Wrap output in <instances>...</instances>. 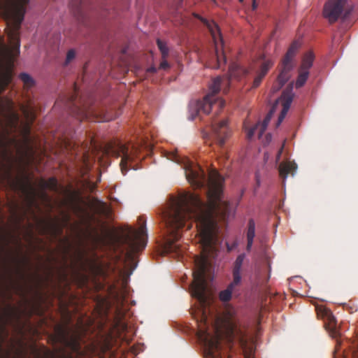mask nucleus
Wrapping results in <instances>:
<instances>
[{
	"label": "nucleus",
	"mask_w": 358,
	"mask_h": 358,
	"mask_svg": "<svg viewBox=\"0 0 358 358\" xmlns=\"http://www.w3.org/2000/svg\"><path fill=\"white\" fill-rule=\"evenodd\" d=\"M20 78L27 88L31 87L34 85L33 78L26 73H20Z\"/></svg>",
	"instance_id": "nucleus-31"
},
{
	"label": "nucleus",
	"mask_w": 358,
	"mask_h": 358,
	"mask_svg": "<svg viewBox=\"0 0 358 358\" xmlns=\"http://www.w3.org/2000/svg\"><path fill=\"white\" fill-rule=\"evenodd\" d=\"M226 245L227 247V250L229 252L233 250V247H230L227 243H226Z\"/></svg>",
	"instance_id": "nucleus-41"
},
{
	"label": "nucleus",
	"mask_w": 358,
	"mask_h": 358,
	"mask_svg": "<svg viewBox=\"0 0 358 358\" xmlns=\"http://www.w3.org/2000/svg\"><path fill=\"white\" fill-rule=\"evenodd\" d=\"M0 343H1V341H0ZM0 351H1V343H0Z\"/></svg>",
	"instance_id": "nucleus-46"
},
{
	"label": "nucleus",
	"mask_w": 358,
	"mask_h": 358,
	"mask_svg": "<svg viewBox=\"0 0 358 358\" xmlns=\"http://www.w3.org/2000/svg\"><path fill=\"white\" fill-rule=\"evenodd\" d=\"M258 130V132L259 131V127L257 124L254 127L250 129L247 133V138L248 139H250L252 138V136L255 135V133L256 131Z\"/></svg>",
	"instance_id": "nucleus-33"
},
{
	"label": "nucleus",
	"mask_w": 358,
	"mask_h": 358,
	"mask_svg": "<svg viewBox=\"0 0 358 358\" xmlns=\"http://www.w3.org/2000/svg\"><path fill=\"white\" fill-rule=\"evenodd\" d=\"M245 259V255L241 254L238 255L234 262L233 268V278L234 283H240L241 280V271L242 265Z\"/></svg>",
	"instance_id": "nucleus-19"
},
{
	"label": "nucleus",
	"mask_w": 358,
	"mask_h": 358,
	"mask_svg": "<svg viewBox=\"0 0 358 358\" xmlns=\"http://www.w3.org/2000/svg\"><path fill=\"white\" fill-rule=\"evenodd\" d=\"M313 60H314L313 54L311 52H307L304 55V57L302 59V63H301V65L299 69L309 71V69L313 66Z\"/></svg>",
	"instance_id": "nucleus-23"
},
{
	"label": "nucleus",
	"mask_w": 358,
	"mask_h": 358,
	"mask_svg": "<svg viewBox=\"0 0 358 358\" xmlns=\"http://www.w3.org/2000/svg\"><path fill=\"white\" fill-rule=\"evenodd\" d=\"M247 246L246 250L250 251L253 244V240L255 236V222L254 220L250 219L248 224L247 230Z\"/></svg>",
	"instance_id": "nucleus-21"
},
{
	"label": "nucleus",
	"mask_w": 358,
	"mask_h": 358,
	"mask_svg": "<svg viewBox=\"0 0 358 358\" xmlns=\"http://www.w3.org/2000/svg\"><path fill=\"white\" fill-rule=\"evenodd\" d=\"M147 71L149 73H154L157 72V69L155 66H151V67L148 68Z\"/></svg>",
	"instance_id": "nucleus-38"
},
{
	"label": "nucleus",
	"mask_w": 358,
	"mask_h": 358,
	"mask_svg": "<svg viewBox=\"0 0 358 358\" xmlns=\"http://www.w3.org/2000/svg\"><path fill=\"white\" fill-rule=\"evenodd\" d=\"M103 152L106 156L122 157L120 166L122 173L127 169V164L134 160V155L129 152V147L121 142L107 143L103 148Z\"/></svg>",
	"instance_id": "nucleus-9"
},
{
	"label": "nucleus",
	"mask_w": 358,
	"mask_h": 358,
	"mask_svg": "<svg viewBox=\"0 0 358 358\" xmlns=\"http://www.w3.org/2000/svg\"><path fill=\"white\" fill-rule=\"evenodd\" d=\"M266 138H267V139H268V138L270 139V138H271V135H270V134H268V135L266 136Z\"/></svg>",
	"instance_id": "nucleus-45"
},
{
	"label": "nucleus",
	"mask_w": 358,
	"mask_h": 358,
	"mask_svg": "<svg viewBox=\"0 0 358 358\" xmlns=\"http://www.w3.org/2000/svg\"><path fill=\"white\" fill-rule=\"evenodd\" d=\"M70 358H72V357H70Z\"/></svg>",
	"instance_id": "nucleus-47"
},
{
	"label": "nucleus",
	"mask_w": 358,
	"mask_h": 358,
	"mask_svg": "<svg viewBox=\"0 0 358 358\" xmlns=\"http://www.w3.org/2000/svg\"><path fill=\"white\" fill-rule=\"evenodd\" d=\"M11 80V75L9 72L5 73L0 79V94L5 90Z\"/></svg>",
	"instance_id": "nucleus-30"
},
{
	"label": "nucleus",
	"mask_w": 358,
	"mask_h": 358,
	"mask_svg": "<svg viewBox=\"0 0 358 358\" xmlns=\"http://www.w3.org/2000/svg\"><path fill=\"white\" fill-rule=\"evenodd\" d=\"M43 230L44 233H49L53 236L62 232V228L59 227L58 224L55 222L48 223Z\"/></svg>",
	"instance_id": "nucleus-26"
},
{
	"label": "nucleus",
	"mask_w": 358,
	"mask_h": 358,
	"mask_svg": "<svg viewBox=\"0 0 358 358\" xmlns=\"http://www.w3.org/2000/svg\"><path fill=\"white\" fill-rule=\"evenodd\" d=\"M228 327H226V338L231 345L238 343L241 348L244 358H255V346L252 338H249L236 324L228 321Z\"/></svg>",
	"instance_id": "nucleus-5"
},
{
	"label": "nucleus",
	"mask_w": 358,
	"mask_h": 358,
	"mask_svg": "<svg viewBox=\"0 0 358 358\" xmlns=\"http://www.w3.org/2000/svg\"><path fill=\"white\" fill-rule=\"evenodd\" d=\"M352 10L348 0H329L324 6L323 16L329 23H334L340 17L346 18Z\"/></svg>",
	"instance_id": "nucleus-8"
},
{
	"label": "nucleus",
	"mask_w": 358,
	"mask_h": 358,
	"mask_svg": "<svg viewBox=\"0 0 358 358\" xmlns=\"http://www.w3.org/2000/svg\"><path fill=\"white\" fill-rule=\"evenodd\" d=\"M308 76H309V71H305V70H302V69H299V75H298V77H297V79L296 80V83H295V86L296 88H300L301 87H303L306 80H308Z\"/></svg>",
	"instance_id": "nucleus-25"
},
{
	"label": "nucleus",
	"mask_w": 358,
	"mask_h": 358,
	"mask_svg": "<svg viewBox=\"0 0 358 358\" xmlns=\"http://www.w3.org/2000/svg\"><path fill=\"white\" fill-rule=\"evenodd\" d=\"M299 47L300 43L299 41H294L292 43L286 55H285L282 61L281 68L289 70L290 71L293 69L294 65L292 63V60L295 57Z\"/></svg>",
	"instance_id": "nucleus-14"
},
{
	"label": "nucleus",
	"mask_w": 358,
	"mask_h": 358,
	"mask_svg": "<svg viewBox=\"0 0 358 358\" xmlns=\"http://www.w3.org/2000/svg\"><path fill=\"white\" fill-rule=\"evenodd\" d=\"M157 44L159 50L161 52L162 59H166L169 53V50L166 45V43L158 38L157 40Z\"/></svg>",
	"instance_id": "nucleus-28"
},
{
	"label": "nucleus",
	"mask_w": 358,
	"mask_h": 358,
	"mask_svg": "<svg viewBox=\"0 0 358 358\" xmlns=\"http://www.w3.org/2000/svg\"><path fill=\"white\" fill-rule=\"evenodd\" d=\"M284 119H285V117H282V116L279 115L278 122H277V126H279L281 124V122L283 121Z\"/></svg>",
	"instance_id": "nucleus-39"
},
{
	"label": "nucleus",
	"mask_w": 358,
	"mask_h": 358,
	"mask_svg": "<svg viewBox=\"0 0 358 358\" xmlns=\"http://www.w3.org/2000/svg\"><path fill=\"white\" fill-rule=\"evenodd\" d=\"M29 199V205L31 206L34 204V203L35 202L34 201V196L33 195H30L28 198Z\"/></svg>",
	"instance_id": "nucleus-37"
},
{
	"label": "nucleus",
	"mask_w": 358,
	"mask_h": 358,
	"mask_svg": "<svg viewBox=\"0 0 358 358\" xmlns=\"http://www.w3.org/2000/svg\"><path fill=\"white\" fill-rule=\"evenodd\" d=\"M252 10H255L257 8V4L256 3V0H252Z\"/></svg>",
	"instance_id": "nucleus-40"
},
{
	"label": "nucleus",
	"mask_w": 358,
	"mask_h": 358,
	"mask_svg": "<svg viewBox=\"0 0 358 358\" xmlns=\"http://www.w3.org/2000/svg\"><path fill=\"white\" fill-rule=\"evenodd\" d=\"M212 130L217 144L222 148L231 133L228 127V121L223 120L218 122L212 123Z\"/></svg>",
	"instance_id": "nucleus-11"
},
{
	"label": "nucleus",
	"mask_w": 358,
	"mask_h": 358,
	"mask_svg": "<svg viewBox=\"0 0 358 358\" xmlns=\"http://www.w3.org/2000/svg\"><path fill=\"white\" fill-rule=\"evenodd\" d=\"M139 222H143L138 230L131 229L124 238V243L130 253H136L145 248L148 242L145 229V220L143 216L139 217Z\"/></svg>",
	"instance_id": "nucleus-7"
},
{
	"label": "nucleus",
	"mask_w": 358,
	"mask_h": 358,
	"mask_svg": "<svg viewBox=\"0 0 358 358\" xmlns=\"http://www.w3.org/2000/svg\"><path fill=\"white\" fill-rule=\"evenodd\" d=\"M176 162H178V156H175L174 159Z\"/></svg>",
	"instance_id": "nucleus-44"
},
{
	"label": "nucleus",
	"mask_w": 358,
	"mask_h": 358,
	"mask_svg": "<svg viewBox=\"0 0 358 358\" xmlns=\"http://www.w3.org/2000/svg\"><path fill=\"white\" fill-rule=\"evenodd\" d=\"M97 212L104 216L106 218L110 219L111 217L112 211L108 205L102 201H99L97 205Z\"/></svg>",
	"instance_id": "nucleus-27"
},
{
	"label": "nucleus",
	"mask_w": 358,
	"mask_h": 358,
	"mask_svg": "<svg viewBox=\"0 0 358 358\" xmlns=\"http://www.w3.org/2000/svg\"><path fill=\"white\" fill-rule=\"evenodd\" d=\"M229 72V78L218 76L212 80L209 85L208 93L202 100L198 101L194 108H192V110L196 113L195 116L199 115L201 113L208 114L215 106L217 107V111H220L225 105L224 100L217 96L221 87L225 86L223 92L227 93L229 87L230 79H241L248 73V70L237 64H233L230 66Z\"/></svg>",
	"instance_id": "nucleus-2"
},
{
	"label": "nucleus",
	"mask_w": 358,
	"mask_h": 358,
	"mask_svg": "<svg viewBox=\"0 0 358 358\" xmlns=\"http://www.w3.org/2000/svg\"><path fill=\"white\" fill-rule=\"evenodd\" d=\"M33 139L30 136L29 128L24 129L23 135V148H22V155L26 157L28 160H33L35 156V150L33 145Z\"/></svg>",
	"instance_id": "nucleus-13"
},
{
	"label": "nucleus",
	"mask_w": 358,
	"mask_h": 358,
	"mask_svg": "<svg viewBox=\"0 0 358 358\" xmlns=\"http://www.w3.org/2000/svg\"><path fill=\"white\" fill-rule=\"evenodd\" d=\"M283 146L282 145L280 149L278 150V153H277V156H276V159L277 160H280V157H281V155H282V150H283Z\"/></svg>",
	"instance_id": "nucleus-36"
},
{
	"label": "nucleus",
	"mask_w": 358,
	"mask_h": 358,
	"mask_svg": "<svg viewBox=\"0 0 358 358\" xmlns=\"http://www.w3.org/2000/svg\"><path fill=\"white\" fill-rule=\"evenodd\" d=\"M317 314L326 320L324 326L329 331L332 336L336 337L338 334L337 324L335 317L330 310L323 308H316Z\"/></svg>",
	"instance_id": "nucleus-12"
},
{
	"label": "nucleus",
	"mask_w": 358,
	"mask_h": 358,
	"mask_svg": "<svg viewBox=\"0 0 358 358\" xmlns=\"http://www.w3.org/2000/svg\"><path fill=\"white\" fill-rule=\"evenodd\" d=\"M294 94L292 93V86L291 85L288 89L285 90L281 95V101L282 105V109L280 114L282 117H285L291 103L293 101Z\"/></svg>",
	"instance_id": "nucleus-16"
},
{
	"label": "nucleus",
	"mask_w": 358,
	"mask_h": 358,
	"mask_svg": "<svg viewBox=\"0 0 358 358\" xmlns=\"http://www.w3.org/2000/svg\"><path fill=\"white\" fill-rule=\"evenodd\" d=\"M297 168L294 162H282L279 166V173L280 177L285 180L289 174L294 175Z\"/></svg>",
	"instance_id": "nucleus-18"
},
{
	"label": "nucleus",
	"mask_w": 358,
	"mask_h": 358,
	"mask_svg": "<svg viewBox=\"0 0 358 358\" xmlns=\"http://www.w3.org/2000/svg\"><path fill=\"white\" fill-rule=\"evenodd\" d=\"M29 0H10L6 9V14L9 20L8 38L13 47L6 49L7 56L10 62L20 54L19 30L24 20L25 7Z\"/></svg>",
	"instance_id": "nucleus-3"
},
{
	"label": "nucleus",
	"mask_w": 358,
	"mask_h": 358,
	"mask_svg": "<svg viewBox=\"0 0 358 358\" xmlns=\"http://www.w3.org/2000/svg\"><path fill=\"white\" fill-rule=\"evenodd\" d=\"M272 113H273V111L271 110L270 113L266 116L262 124H257L259 127V138L262 137V136L264 133L265 130L266 129L267 126L271 120Z\"/></svg>",
	"instance_id": "nucleus-29"
},
{
	"label": "nucleus",
	"mask_w": 358,
	"mask_h": 358,
	"mask_svg": "<svg viewBox=\"0 0 358 358\" xmlns=\"http://www.w3.org/2000/svg\"><path fill=\"white\" fill-rule=\"evenodd\" d=\"M62 343L68 348L73 353L80 354L81 346L80 343V337L77 335L68 336H62Z\"/></svg>",
	"instance_id": "nucleus-15"
},
{
	"label": "nucleus",
	"mask_w": 358,
	"mask_h": 358,
	"mask_svg": "<svg viewBox=\"0 0 358 358\" xmlns=\"http://www.w3.org/2000/svg\"><path fill=\"white\" fill-rule=\"evenodd\" d=\"M222 333L217 328L215 329L213 336L207 332H204L203 335L201 336V339L206 348L210 358H231L229 355H224L222 352Z\"/></svg>",
	"instance_id": "nucleus-10"
},
{
	"label": "nucleus",
	"mask_w": 358,
	"mask_h": 358,
	"mask_svg": "<svg viewBox=\"0 0 358 358\" xmlns=\"http://www.w3.org/2000/svg\"><path fill=\"white\" fill-rule=\"evenodd\" d=\"M76 57V52L73 50H70L67 52L65 64H69Z\"/></svg>",
	"instance_id": "nucleus-32"
},
{
	"label": "nucleus",
	"mask_w": 358,
	"mask_h": 358,
	"mask_svg": "<svg viewBox=\"0 0 358 358\" xmlns=\"http://www.w3.org/2000/svg\"><path fill=\"white\" fill-rule=\"evenodd\" d=\"M223 155H224V158H226V159L228 158L227 154L226 152H223Z\"/></svg>",
	"instance_id": "nucleus-43"
},
{
	"label": "nucleus",
	"mask_w": 358,
	"mask_h": 358,
	"mask_svg": "<svg viewBox=\"0 0 358 358\" xmlns=\"http://www.w3.org/2000/svg\"><path fill=\"white\" fill-rule=\"evenodd\" d=\"M169 68V64L166 61V59H162V61L160 63L159 69H167Z\"/></svg>",
	"instance_id": "nucleus-35"
},
{
	"label": "nucleus",
	"mask_w": 358,
	"mask_h": 358,
	"mask_svg": "<svg viewBox=\"0 0 358 358\" xmlns=\"http://www.w3.org/2000/svg\"><path fill=\"white\" fill-rule=\"evenodd\" d=\"M272 65L273 63L270 60H265L263 62L261 65L260 72L254 80L252 85L254 88L257 87L260 85L263 78L267 73L268 69L272 66Z\"/></svg>",
	"instance_id": "nucleus-20"
},
{
	"label": "nucleus",
	"mask_w": 358,
	"mask_h": 358,
	"mask_svg": "<svg viewBox=\"0 0 358 358\" xmlns=\"http://www.w3.org/2000/svg\"><path fill=\"white\" fill-rule=\"evenodd\" d=\"M239 283H234V280L228 285L226 289L222 290L219 294V298L222 302H228L231 299L232 292L235 286Z\"/></svg>",
	"instance_id": "nucleus-22"
},
{
	"label": "nucleus",
	"mask_w": 358,
	"mask_h": 358,
	"mask_svg": "<svg viewBox=\"0 0 358 358\" xmlns=\"http://www.w3.org/2000/svg\"><path fill=\"white\" fill-rule=\"evenodd\" d=\"M207 27L211 34L213 46L207 53L206 66L211 69H219L222 64L226 63V57L224 54V42L218 25L214 22L207 23Z\"/></svg>",
	"instance_id": "nucleus-4"
},
{
	"label": "nucleus",
	"mask_w": 358,
	"mask_h": 358,
	"mask_svg": "<svg viewBox=\"0 0 358 358\" xmlns=\"http://www.w3.org/2000/svg\"><path fill=\"white\" fill-rule=\"evenodd\" d=\"M290 71L280 67V73L277 78L276 81L273 84L271 91L275 93L279 91L282 86L288 81L290 78Z\"/></svg>",
	"instance_id": "nucleus-17"
},
{
	"label": "nucleus",
	"mask_w": 358,
	"mask_h": 358,
	"mask_svg": "<svg viewBox=\"0 0 358 358\" xmlns=\"http://www.w3.org/2000/svg\"><path fill=\"white\" fill-rule=\"evenodd\" d=\"M83 3L82 0H79L75 3L73 1L71 2V6L76 7V9L77 10L78 13H82L83 6Z\"/></svg>",
	"instance_id": "nucleus-34"
},
{
	"label": "nucleus",
	"mask_w": 358,
	"mask_h": 358,
	"mask_svg": "<svg viewBox=\"0 0 358 358\" xmlns=\"http://www.w3.org/2000/svg\"><path fill=\"white\" fill-rule=\"evenodd\" d=\"M78 95V92L75 87V94L72 95L70 98V103L73 106V113L78 118L83 120H87L90 121L97 122H107L110 120L104 113L103 109H99L96 106H89L87 103H83L81 101L77 103L76 101Z\"/></svg>",
	"instance_id": "nucleus-6"
},
{
	"label": "nucleus",
	"mask_w": 358,
	"mask_h": 358,
	"mask_svg": "<svg viewBox=\"0 0 358 358\" xmlns=\"http://www.w3.org/2000/svg\"><path fill=\"white\" fill-rule=\"evenodd\" d=\"M188 182L195 188L206 187L208 202L202 201L195 193H187L173 197L169 209L163 218L167 229V238L164 245L166 253L182 255L177 241L181 237V230L190 229L193 223L196 225L201 248V255L194 258L193 282L190 289L192 296L196 299L203 308L210 306L211 292L206 279L210 271L209 259L215 258L221 248L218 236L217 220L225 221L233 214L230 203L223 199L224 179L216 170H211L208 176L197 164L187 162L184 166Z\"/></svg>",
	"instance_id": "nucleus-1"
},
{
	"label": "nucleus",
	"mask_w": 358,
	"mask_h": 358,
	"mask_svg": "<svg viewBox=\"0 0 358 358\" xmlns=\"http://www.w3.org/2000/svg\"><path fill=\"white\" fill-rule=\"evenodd\" d=\"M41 186L44 189H48L51 191L57 192L58 188L57 180L55 178L52 177L48 180H42L41 182Z\"/></svg>",
	"instance_id": "nucleus-24"
},
{
	"label": "nucleus",
	"mask_w": 358,
	"mask_h": 358,
	"mask_svg": "<svg viewBox=\"0 0 358 358\" xmlns=\"http://www.w3.org/2000/svg\"><path fill=\"white\" fill-rule=\"evenodd\" d=\"M13 117H14L16 120H18V115H17V114H16V113H13Z\"/></svg>",
	"instance_id": "nucleus-42"
}]
</instances>
